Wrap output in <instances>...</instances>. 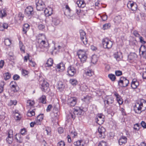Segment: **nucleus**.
<instances>
[{"label":"nucleus","instance_id":"nucleus-59","mask_svg":"<svg viewBox=\"0 0 146 146\" xmlns=\"http://www.w3.org/2000/svg\"><path fill=\"white\" fill-rule=\"evenodd\" d=\"M65 145L64 142L62 141L59 142L57 144L58 146H64Z\"/></svg>","mask_w":146,"mask_h":146},{"label":"nucleus","instance_id":"nucleus-63","mask_svg":"<svg viewBox=\"0 0 146 146\" xmlns=\"http://www.w3.org/2000/svg\"><path fill=\"white\" fill-rule=\"evenodd\" d=\"M103 21H105L107 19V16L106 15H104L101 17Z\"/></svg>","mask_w":146,"mask_h":146},{"label":"nucleus","instance_id":"nucleus-37","mask_svg":"<svg viewBox=\"0 0 146 146\" xmlns=\"http://www.w3.org/2000/svg\"><path fill=\"white\" fill-rule=\"evenodd\" d=\"M11 77V74L8 72H6L4 74V79L6 80L9 79Z\"/></svg>","mask_w":146,"mask_h":146},{"label":"nucleus","instance_id":"nucleus-51","mask_svg":"<svg viewBox=\"0 0 146 146\" xmlns=\"http://www.w3.org/2000/svg\"><path fill=\"white\" fill-rule=\"evenodd\" d=\"M51 10H52V9L50 8H46L44 11V13L46 15H48V11H50Z\"/></svg>","mask_w":146,"mask_h":146},{"label":"nucleus","instance_id":"nucleus-16","mask_svg":"<svg viewBox=\"0 0 146 146\" xmlns=\"http://www.w3.org/2000/svg\"><path fill=\"white\" fill-rule=\"evenodd\" d=\"M76 70L74 67L70 66L68 67L67 72L69 76H73L76 73Z\"/></svg>","mask_w":146,"mask_h":146},{"label":"nucleus","instance_id":"nucleus-35","mask_svg":"<svg viewBox=\"0 0 146 146\" xmlns=\"http://www.w3.org/2000/svg\"><path fill=\"white\" fill-rule=\"evenodd\" d=\"M19 46L21 51L22 52H23V53H25V47L24 46L22 42L21 41H19Z\"/></svg>","mask_w":146,"mask_h":146},{"label":"nucleus","instance_id":"nucleus-12","mask_svg":"<svg viewBox=\"0 0 146 146\" xmlns=\"http://www.w3.org/2000/svg\"><path fill=\"white\" fill-rule=\"evenodd\" d=\"M104 116L102 114H98L96 116V121L99 125L102 124L104 121Z\"/></svg>","mask_w":146,"mask_h":146},{"label":"nucleus","instance_id":"nucleus-5","mask_svg":"<svg viewBox=\"0 0 146 146\" xmlns=\"http://www.w3.org/2000/svg\"><path fill=\"white\" fill-rule=\"evenodd\" d=\"M77 54L81 61L82 62H85L87 58L86 52L82 50H80L77 53Z\"/></svg>","mask_w":146,"mask_h":146},{"label":"nucleus","instance_id":"nucleus-11","mask_svg":"<svg viewBox=\"0 0 146 146\" xmlns=\"http://www.w3.org/2000/svg\"><path fill=\"white\" fill-rule=\"evenodd\" d=\"M25 14L28 17H31L34 13L33 8L31 6H29L25 9Z\"/></svg>","mask_w":146,"mask_h":146},{"label":"nucleus","instance_id":"nucleus-53","mask_svg":"<svg viewBox=\"0 0 146 146\" xmlns=\"http://www.w3.org/2000/svg\"><path fill=\"white\" fill-rule=\"evenodd\" d=\"M133 128L134 129L138 131L140 129L139 125L138 124V123H136L134 125Z\"/></svg>","mask_w":146,"mask_h":146},{"label":"nucleus","instance_id":"nucleus-61","mask_svg":"<svg viewBox=\"0 0 146 146\" xmlns=\"http://www.w3.org/2000/svg\"><path fill=\"white\" fill-rule=\"evenodd\" d=\"M4 85V82H3V84H1L0 86V93H2L3 91Z\"/></svg>","mask_w":146,"mask_h":146},{"label":"nucleus","instance_id":"nucleus-24","mask_svg":"<svg viewBox=\"0 0 146 146\" xmlns=\"http://www.w3.org/2000/svg\"><path fill=\"white\" fill-rule=\"evenodd\" d=\"M53 61L52 59L51 58H49L47 60L46 62L44 64L46 67L51 66L53 64Z\"/></svg>","mask_w":146,"mask_h":146},{"label":"nucleus","instance_id":"nucleus-44","mask_svg":"<svg viewBox=\"0 0 146 146\" xmlns=\"http://www.w3.org/2000/svg\"><path fill=\"white\" fill-rule=\"evenodd\" d=\"M27 105L32 106L34 105L35 102L33 100H29L27 101Z\"/></svg>","mask_w":146,"mask_h":146},{"label":"nucleus","instance_id":"nucleus-32","mask_svg":"<svg viewBox=\"0 0 146 146\" xmlns=\"http://www.w3.org/2000/svg\"><path fill=\"white\" fill-rule=\"evenodd\" d=\"M80 89L81 90L84 91H86L88 89V86L84 83L81 85Z\"/></svg>","mask_w":146,"mask_h":146},{"label":"nucleus","instance_id":"nucleus-47","mask_svg":"<svg viewBox=\"0 0 146 146\" xmlns=\"http://www.w3.org/2000/svg\"><path fill=\"white\" fill-rule=\"evenodd\" d=\"M6 15V11L4 9H3L1 11L0 13V16L3 17L5 16Z\"/></svg>","mask_w":146,"mask_h":146},{"label":"nucleus","instance_id":"nucleus-34","mask_svg":"<svg viewBox=\"0 0 146 146\" xmlns=\"http://www.w3.org/2000/svg\"><path fill=\"white\" fill-rule=\"evenodd\" d=\"M98 60V58L97 56L95 55L92 56L91 62L93 64L96 63Z\"/></svg>","mask_w":146,"mask_h":146},{"label":"nucleus","instance_id":"nucleus-2","mask_svg":"<svg viewBox=\"0 0 146 146\" xmlns=\"http://www.w3.org/2000/svg\"><path fill=\"white\" fill-rule=\"evenodd\" d=\"M38 47L41 49H47L49 47V44L45 35L41 34L38 40Z\"/></svg>","mask_w":146,"mask_h":146},{"label":"nucleus","instance_id":"nucleus-46","mask_svg":"<svg viewBox=\"0 0 146 146\" xmlns=\"http://www.w3.org/2000/svg\"><path fill=\"white\" fill-rule=\"evenodd\" d=\"M111 26V24L110 23H106L103 25V29L105 30L109 29Z\"/></svg>","mask_w":146,"mask_h":146},{"label":"nucleus","instance_id":"nucleus-29","mask_svg":"<svg viewBox=\"0 0 146 146\" xmlns=\"http://www.w3.org/2000/svg\"><path fill=\"white\" fill-rule=\"evenodd\" d=\"M60 22V20L57 18H53L52 20V24L54 25H57Z\"/></svg>","mask_w":146,"mask_h":146},{"label":"nucleus","instance_id":"nucleus-50","mask_svg":"<svg viewBox=\"0 0 146 146\" xmlns=\"http://www.w3.org/2000/svg\"><path fill=\"white\" fill-rule=\"evenodd\" d=\"M8 27V24L6 23H4L3 24L2 26L0 27V30L1 31H3V29H1V28L3 27L4 29H7Z\"/></svg>","mask_w":146,"mask_h":146},{"label":"nucleus","instance_id":"nucleus-10","mask_svg":"<svg viewBox=\"0 0 146 146\" xmlns=\"http://www.w3.org/2000/svg\"><path fill=\"white\" fill-rule=\"evenodd\" d=\"M77 99L75 97L69 98L67 100V104L70 106H74L77 102Z\"/></svg>","mask_w":146,"mask_h":146},{"label":"nucleus","instance_id":"nucleus-55","mask_svg":"<svg viewBox=\"0 0 146 146\" xmlns=\"http://www.w3.org/2000/svg\"><path fill=\"white\" fill-rule=\"evenodd\" d=\"M115 73L116 75L117 76H120L122 74V71L120 70H116Z\"/></svg>","mask_w":146,"mask_h":146},{"label":"nucleus","instance_id":"nucleus-42","mask_svg":"<svg viewBox=\"0 0 146 146\" xmlns=\"http://www.w3.org/2000/svg\"><path fill=\"white\" fill-rule=\"evenodd\" d=\"M108 77L112 81L115 80L116 77L115 75L113 74H110L108 75Z\"/></svg>","mask_w":146,"mask_h":146},{"label":"nucleus","instance_id":"nucleus-14","mask_svg":"<svg viewBox=\"0 0 146 146\" xmlns=\"http://www.w3.org/2000/svg\"><path fill=\"white\" fill-rule=\"evenodd\" d=\"M105 128L102 126H100L98 130V133L99 134V137L101 138H104L105 137L104 133L105 131Z\"/></svg>","mask_w":146,"mask_h":146},{"label":"nucleus","instance_id":"nucleus-36","mask_svg":"<svg viewBox=\"0 0 146 146\" xmlns=\"http://www.w3.org/2000/svg\"><path fill=\"white\" fill-rule=\"evenodd\" d=\"M82 140H80L78 141L74 142V144L76 146H83L84 145L82 143Z\"/></svg>","mask_w":146,"mask_h":146},{"label":"nucleus","instance_id":"nucleus-13","mask_svg":"<svg viewBox=\"0 0 146 146\" xmlns=\"http://www.w3.org/2000/svg\"><path fill=\"white\" fill-rule=\"evenodd\" d=\"M13 130L10 129L9 131L7 137L6 138L7 142L9 144L11 143L13 140Z\"/></svg>","mask_w":146,"mask_h":146},{"label":"nucleus","instance_id":"nucleus-25","mask_svg":"<svg viewBox=\"0 0 146 146\" xmlns=\"http://www.w3.org/2000/svg\"><path fill=\"white\" fill-rule=\"evenodd\" d=\"M58 89L60 91H62L65 87L64 84L62 82H58Z\"/></svg>","mask_w":146,"mask_h":146},{"label":"nucleus","instance_id":"nucleus-45","mask_svg":"<svg viewBox=\"0 0 146 146\" xmlns=\"http://www.w3.org/2000/svg\"><path fill=\"white\" fill-rule=\"evenodd\" d=\"M4 42L5 45L7 46H9L11 44V42L10 40L9 39H5L4 40Z\"/></svg>","mask_w":146,"mask_h":146},{"label":"nucleus","instance_id":"nucleus-4","mask_svg":"<svg viewBox=\"0 0 146 146\" xmlns=\"http://www.w3.org/2000/svg\"><path fill=\"white\" fill-rule=\"evenodd\" d=\"M129 83V80L126 78L121 77L118 81V84L121 87H125L128 86Z\"/></svg>","mask_w":146,"mask_h":146},{"label":"nucleus","instance_id":"nucleus-3","mask_svg":"<svg viewBox=\"0 0 146 146\" xmlns=\"http://www.w3.org/2000/svg\"><path fill=\"white\" fill-rule=\"evenodd\" d=\"M102 43L103 47L104 48H110L113 45L112 42L107 38L103 39Z\"/></svg>","mask_w":146,"mask_h":146},{"label":"nucleus","instance_id":"nucleus-58","mask_svg":"<svg viewBox=\"0 0 146 146\" xmlns=\"http://www.w3.org/2000/svg\"><path fill=\"white\" fill-rule=\"evenodd\" d=\"M70 131V132L71 135L73 137H74L77 135V133L75 131V130H73L72 131Z\"/></svg>","mask_w":146,"mask_h":146},{"label":"nucleus","instance_id":"nucleus-30","mask_svg":"<svg viewBox=\"0 0 146 146\" xmlns=\"http://www.w3.org/2000/svg\"><path fill=\"white\" fill-rule=\"evenodd\" d=\"M91 99V97L89 96H86L84 97L82 99V100L87 104H89L90 102V100Z\"/></svg>","mask_w":146,"mask_h":146},{"label":"nucleus","instance_id":"nucleus-43","mask_svg":"<svg viewBox=\"0 0 146 146\" xmlns=\"http://www.w3.org/2000/svg\"><path fill=\"white\" fill-rule=\"evenodd\" d=\"M135 5L133 2L129 1L127 4V6L130 9L132 7H133Z\"/></svg>","mask_w":146,"mask_h":146},{"label":"nucleus","instance_id":"nucleus-23","mask_svg":"<svg viewBox=\"0 0 146 146\" xmlns=\"http://www.w3.org/2000/svg\"><path fill=\"white\" fill-rule=\"evenodd\" d=\"M139 52H141V54L144 56L146 55V47L144 45H141L139 49Z\"/></svg>","mask_w":146,"mask_h":146},{"label":"nucleus","instance_id":"nucleus-28","mask_svg":"<svg viewBox=\"0 0 146 146\" xmlns=\"http://www.w3.org/2000/svg\"><path fill=\"white\" fill-rule=\"evenodd\" d=\"M29 28V25L27 24H25L23 27V33L26 34Z\"/></svg>","mask_w":146,"mask_h":146},{"label":"nucleus","instance_id":"nucleus-26","mask_svg":"<svg viewBox=\"0 0 146 146\" xmlns=\"http://www.w3.org/2000/svg\"><path fill=\"white\" fill-rule=\"evenodd\" d=\"M77 4L78 5V7H79L84 8L86 6V3H85V1L82 0L77 1Z\"/></svg>","mask_w":146,"mask_h":146},{"label":"nucleus","instance_id":"nucleus-27","mask_svg":"<svg viewBox=\"0 0 146 146\" xmlns=\"http://www.w3.org/2000/svg\"><path fill=\"white\" fill-rule=\"evenodd\" d=\"M114 57L117 61H119L122 58L121 53L119 52L116 53L114 54Z\"/></svg>","mask_w":146,"mask_h":146},{"label":"nucleus","instance_id":"nucleus-38","mask_svg":"<svg viewBox=\"0 0 146 146\" xmlns=\"http://www.w3.org/2000/svg\"><path fill=\"white\" fill-rule=\"evenodd\" d=\"M39 101L43 104L46 103V97L45 96L42 95L40 98Z\"/></svg>","mask_w":146,"mask_h":146},{"label":"nucleus","instance_id":"nucleus-8","mask_svg":"<svg viewBox=\"0 0 146 146\" xmlns=\"http://www.w3.org/2000/svg\"><path fill=\"white\" fill-rule=\"evenodd\" d=\"M36 9L38 11H42L45 7V4L42 0H35Z\"/></svg>","mask_w":146,"mask_h":146},{"label":"nucleus","instance_id":"nucleus-60","mask_svg":"<svg viewBox=\"0 0 146 146\" xmlns=\"http://www.w3.org/2000/svg\"><path fill=\"white\" fill-rule=\"evenodd\" d=\"M13 79L15 80H17L20 78L19 76L17 74L14 75L13 77Z\"/></svg>","mask_w":146,"mask_h":146},{"label":"nucleus","instance_id":"nucleus-21","mask_svg":"<svg viewBox=\"0 0 146 146\" xmlns=\"http://www.w3.org/2000/svg\"><path fill=\"white\" fill-rule=\"evenodd\" d=\"M114 95L115 96L117 100L119 105H121L123 103L122 99L120 98V96L116 92H115L113 93Z\"/></svg>","mask_w":146,"mask_h":146},{"label":"nucleus","instance_id":"nucleus-40","mask_svg":"<svg viewBox=\"0 0 146 146\" xmlns=\"http://www.w3.org/2000/svg\"><path fill=\"white\" fill-rule=\"evenodd\" d=\"M29 64L30 66L33 67H35L36 64L35 62L32 59H29Z\"/></svg>","mask_w":146,"mask_h":146},{"label":"nucleus","instance_id":"nucleus-39","mask_svg":"<svg viewBox=\"0 0 146 146\" xmlns=\"http://www.w3.org/2000/svg\"><path fill=\"white\" fill-rule=\"evenodd\" d=\"M35 114V111L34 110H33L32 111H29L27 113V115L29 117H31L33 116H34Z\"/></svg>","mask_w":146,"mask_h":146},{"label":"nucleus","instance_id":"nucleus-57","mask_svg":"<svg viewBox=\"0 0 146 146\" xmlns=\"http://www.w3.org/2000/svg\"><path fill=\"white\" fill-rule=\"evenodd\" d=\"M43 118V114H40L38 115L37 117V119L38 120H40V121H42Z\"/></svg>","mask_w":146,"mask_h":146},{"label":"nucleus","instance_id":"nucleus-6","mask_svg":"<svg viewBox=\"0 0 146 146\" xmlns=\"http://www.w3.org/2000/svg\"><path fill=\"white\" fill-rule=\"evenodd\" d=\"M79 32L81 40L84 45H86L88 43V39L86 37L85 32L82 30H80L79 31Z\"/></svg>","mask_w":146,"mask_h":146},{"label":"nucleus","instance_id":"nucleus-64","mask_svg":"<svg viewBox=\"0 0 146 146\" xmlns=\"http://www.w3.org/2000/svg\"><path fill=\"white\" fill-rule=\"evenodd\" d=\"M141 124L142 127L143 128H146V123H145L144 121H142L141 123Z\"/></svg>","mask_w":146,"mask_h":146},{"label":"nucleus","instance_id":"nucleus-31","mask_svg":"<svg viewBox=\"0 0 146 146\" xmlns=\"http://www.w3.org/2000/svg\"><path fill=\"white\" fill-rule=\"evenodd\" d=\"M121 18L120 15L115 17L114 19V22L117 24L119 23L121 21Z\"/></svg>","mask_w":146,"mask_h":146},{"label":"nucleus","instance_id":"nucleus-1","mask_svg":"<svg viewBox=\"0 0 146 146\" xmlns=\"http://www.w3.org/2000/svg\"><path fill=\"white\" fill-rule=\"evenodd\" d=\"M146 109V101L143 99L136 102L133 106V110L135 113H140L142 111H143Z\"/></svg>","mask_w":146,"mask_h":146},{"label":"nucleus","instance_id":"nucleus-9","mask_svg":"<svg viewBox=\"0 0 146 146\" xmlns=\"http://www.w3.org/2000/svg\"><path fill=\"white\" fill-rule=\"evenodd\" d=\"M104 102L105 106L108 107L113 102V98L111 96H107L105 98Z\"/></svg>","mask_w":146,"mask_h":146},{"label":"nucleus","instance_id":"nucleus-33","mask_svg":"<svg viewBox=\"0 0 146 146\" xmlns=\"http://www.w3.org/2000/svg\"><path fill=\"white\" fill-rule=\"evenodd\" d=\"M15 138L17 140V142L19 143H21L22 142V140L21 138V135L20 134H16Z\"/></svg>","mask_w":146,"mask_h":146},{"label":"nucleus","instance_id":"nucleus-20","mask_svg":"<svg viewBox=\"0 0 146 146\" xmlns=\"http://www.w3.org/2000/svg\"><path fill=\"white\" fill-rule=\"evenodd\" d=\"M84 73L87 76H91L94 74V72L92 69L87 68L85 70Z\"/></svg>","mask_w":146,"mask_h":146},{"label":"nucleus","instance_id":"nucleus-62","mask_svg":"<svg viewBox=\"0 0 146 146\" xmlns=\"http://www.w3.org/2000/svg\"><path fill=\"white\" fill-rule=\"evenodd\" d=\"M133 34L134 35L137 37H139L140 35L138 33V32L136 31H135L133 32Z\"/></svg>","mask_w":146,"mask_h":146},{"label":"nucleus","instance_id":"nucleus-49","mask_svg":"<svg viewBox=\"0 0 146 146\" xmlns=\"http://www.w3.org/2000/svg\"><path fill=\"white\" fill-rule=\"evenodd\" d=\"M29 72L27 70L23 69L22 71V74L23 76H25L28 74Z\"/></svg>","mask_w":146,"mask_h":146},{"label":"nucleus","instance_id":"nucleus-17","mask_svg":"<svg viewBox=\"0 0 146 146\" xmlns=\"http://www.w3.org/2000/svg\"><path fill=\"white\" fill-rule=\"evenodd\" d=\"M139 85V82L136 79H133L131 84V86L132 88L133 89H136Z\"/></svg>","mask_w":146,"mask_h":146},{"label":"nucleus","instance_id":"nucleus-19","mask_svg":"<svg viewBox=\"0 0 146 146\" xmlns=\"http://www.w3.org/2000/svg\"><path fill=\"white\" fill-rule=\"evenodd\" d=\"M64 64L62 63H60L56 66V69L58 71H62L65 69Z\"/></svg>","mask_w":146,"mask_h":146},{"label":"nucleus","instance_id":"nucleus-22","mask_svg":"<svg viewBox=\"0 0 146 146\" xmlns=\"http://www.w3.org/2000/svg\"><path fill=\"white\" fill-rule=\"evenodd\" d=\"M127 141V138L126 137L122 136L120 138L118 141V143L120 145H122L123 144H125L126 143Z\"/></svg>","mask_w":146,"mask_h":146},{"label":"nucleus","instance_id":"nucleus-52","mask_svg":"<svg viewBox=\"0 0 146 146\" xmlns=\"http://www.w3.org/2000/svg\"><path fill=\"white\" fill-rule=\"evenodd\" d=\"M98 146H107L106 142L102 141L100 142Z\"/></svg>","mask_w":146,"mask_h":146},{"label":"nucleus","instance_id":"nucleus-48","mask_svg":"<svg viewBox=\"0 0 146 146\" xmlns=\"http://www.w3.org/2000/svg\"><path fill=\"white\" fill-rule=\"evenodd\" d=\"M21 117L20 115L17 113H16L15 116V119L16 121L20 120L21 119Z\"/></svg>","mask_w":146,"mask_h":146},{"label":"nucleus","instance_id":"nucleus-41","mask_svg":"<svg viewBox=\"0 0 146 146\" xmlns=\"http://www.w3.org/2000/svg\"><path fill=\"white\" fill-rule=\"evenodd\" d=\"M69 82L73 85H76L77 84V81L75 79H71L69 80Z\"/></svg>","mask_w":146,"mask_h":146},{"label":"nucleus","instance_id":"nucleus-56","mask_svg":"<svg viewBox=\"0 0 146 146\" xmlns=\"http://www.w3.org/2000/svg\"><path fill=\"white\" fill-rule=\"evenodd\" d=\"M139 39L140 42L142 44H144L146 43V41L144 40L142 36H140L139 37Z\"/></svg>","mask_w":146,"mask_h":146},{"label":"nucleus","instance_id":"nucleus-54","mask_svg":"<svg viewBox=\"0 0 146 146\" xmlns=\"http://www.w3.org/2000/svg\"><path fill=\"white\" fill-rule=\"evenodd\" d=\"M38 28L39 30H43L45 28V26L42 24H40L38 25Z\"/></svg>","mask_w":146,"mask_h":146},{"label":"nucleus","instance_id":"nucleus-15","mask_svg":"<svg viewBox=\"0 0 146 146\" xmlns=\"http://www.w3.org/2000/svg\"><path fill=\"white\" fill-rule=\"evenodd\" d=\"M49 84L45 81H43L41 84V88L43 92H46L48 91L49 88Z\"/></svg>","mask_w":146,"mask_h":146},{"label":"nucleus","instance_id":"nucleus-7","mask_svg":"<svg viewBox=\"0 0 146 146\" xmlns=\"http://www.w3.org/2000/svg\"><path fill=\"white\" fill-rule=\"evenodd\" d=\"M82 110L79 107H76L74 109V111L72 113H70L69 116H70L73 119H74L76 117V115L78 114H80L82 112Z\"/></svg>","mask_w":146,"mask_h":146},{"label":"nucleus","instance_id":"nucleus-18","mask_svg":"<svg viewBox=\"0 0 146 146\" xmlns=\"http://www.w3.org/2000/svg\"><path fill=\"white\" fill-rule=\"evenodd\" d=\"M10 85L11 89L14 92H16L18 90L17 88L18 86L17 85L15 82H11L10 83Z\"/></svg>","mask_w":146,"mask_h":146}]
</instances>
